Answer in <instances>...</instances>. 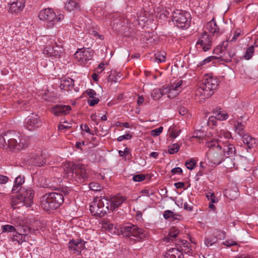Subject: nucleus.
Here are the masks:
<instances>
[{
	"instance_id": "nucleus-34",
	"label": "nucleus",
	"mask_w": 258,
	"mask_h": 258,
	"mask_svg": "<svg viewBox=\"0 0 258 258\" xmlns=\"http://www.w3.org/2000/svg\"><path fill=\"white\" fill-rule=\"evenodd\" d=\"M217 241V240L216 239V238L214 237V236H209L205 237V245L209 247L212 246L214 244L216 243Z\"/></svg>"
},
{
	"instance_id": "nucleus-41",
	"label": "nucleus",
	"mask_w": 258,
	"mask_h": 258,
	"mask_svg": "<svg viewBox=\"0 0 258 258\" xmlns=\"http://www.w3.org/2000/svg\"><path fill=\"white\" fill-rule=\"evenodd\" d=\"M180 148V146L177 144H174L171 146H168V153L170 154H173L177 153Z\"/></svg>"
},
{
	"instance_id": "nucleus-39",
	"label": "nucleus",
	"mask_w": 258,
	"mask_h": 258,
	"mask_svg": "<svg viewBox=\"0 0 258 258\" xmlns=\"http://www.w3.org/2000/svg\"><path fill=\"white\" fill-rule=\"evenodd\" d=\"M89 188L93 191H100L102 188V186L98 183L92 182L89 184Z\"/></svg>"
},
{
	"instance_id": "nucleus-24",
	"label": "nucleus",
	"mask_w": 258,
	"mask_h": 258,
	"mask_svg": "<svg viewBox=\"0 0 258 258\" xmlns=\"http://www.w3.org/2000/svg\"><path fill=\"white\" fill-rule=\"evenodd\" d=\"M74 85V80L71 78H64L60 81L59 87L61 90L69 91Z\"/></svg>"
},
{
	"instance_id": "nucleus-22",
	"label": "nucleus",
	"mask_w": 258,
	"mask_h": 258,
	"mask_svg": "<svg viewBox=\"0 0 258 258\" xmlns=\"http://www.w3.org/2000/svg\"><path fill=\"white\" fill-rule=\"evenodd\" d=\"M224 145L223 147L222 146V151L224 154V156L225 158H228L229 157H232L235 154L236 150L234 146L231 144H223Z\"/></svg>"
},
{
	"instance_id": "nucleus-60",
	"label": "nucleus",
	"mask_w": 258,
	"mask_h": 258,
	"mask_svg": "<svg viewBox=\"0 0 258 258\" xmlns=\"http://www.w3.org/2000/svg\"><path fill=\"white\" fill-rule=\"evenodd\" d=\"M223 244L227 247H230L233 245H236L237 244L236 242L233 240H226L223 243Z\"/></svg>"
},
{
	"instance_id": "nucleus-13",
	"label": "nucleus",
	"mask_w": 258,
	"mask_h": 258,
	"mask_svg": "<svg viewBox=\"0 0 258 258\" xmlns=\"http://www.w3.org/2000/svg\"><path fill=\"white\" fill-rule=\"evenodd\" d=\"M17 192H19L20 197H23V199L25 202V206L26 207H31L33 203L34 191L30 187L28 188L22 187Z\"/></svg>"
},
{
	"instance_id": "nucleus-12",
	"label": "nucleus",
	"mask_w": 258,
	"mask_h": 258,
	"mask_svg": "<svg viewBox=\"0 0 258 258\" xmlns=\"http://www.w3.org/2000/svg\"><path fill=\"white\" fill-rule=\"evenodd\" d=\"M52 44L53 43H52L51 41L50 42V43H47L43 50V53L50 57L51 58V61L53 63V59L60 57L61 51L58 46H54L55 43H54V45Z\"/></svg>"
},
{
	"instance_id": "nucleus-23",
	"label": "nucleus",
	"mask_w": 258,
	"mask_h": 258,
	"mask_svg": "<svg viewBox=\"0 0 258 258\" xmlns=\"http://www.w3.org/2000/svg\"><path fill=\"white\" fill-rule=\"evenodd\" d=\"M164 258H183L182 252L177 248L169 249L164 254Z\"/></svg>"
},
{
	"instance_id": "nucleus-58",
	"label": "nucleus",
	"mask_w": 258,
	"mask_h": 258,
	"mask_svg": "<svg viewBox=\"0 0 258 258\" xmlns=\"http://www.w3.org/2000/svg\"><path fill=\"white\" fill-rule=\"evenodd\" d=\"M18 230H22V233H28L30 232L31 229L28 226H24L22 227H20Z\"/></svg>"
},
{
	"instance_id": "nucleus-27",
	"label": "nucleus",
	"mask_w": 258,
	"mask_h": 258,
	"mask_svg": "<svg viewBox=\"0 0 258 258\" xmlns=\"http://www.w3.org/2000/svg\"><path fill=\"white\" fill-rule=\"evenodd\" d=\"M11 206L13 209L25 206V202L23 199V197H21L20 198L19 192H18L17 195L15 197H13L12 198Z\"/></svg>"
},
{
	"instance_id": "nucleus-26",
	"label": "nucleus",
	"mask_w": 258,
	"mask_h": 258,
	"mask_svg": "<svg viewBox=\"0 0 258 258\" xmlns=\"http://www.w3.org/2000/svg\"><path fill=\"white\" fill-rule=\"evenodd\" d=\"M111 202L110 211H113L115 208L118 207L124 201L126 200L125 197L122 196H115L110 199Z\"/></svg>"
},
{
	"instance_id": "nucleus-46",
	"label": "nucleus",
	"mask_w": 258,
	"mask_h": 258,
	"mask_svg": "<svg viewBox=\"0 0 258 258\" xmlns=\"http://www.w3.org/2000/svg\"><path fill=\"white\" fill-rule=\"evenodd\" d=\"M196 162L194 159H191L189 161H187L185 162V165L187 169L192 170L195 167Z\"/></svg>"
},
{
	"instance_id": "nucleus-52",
	"label": "nucleus",
	"mask_w": 258,
	"mask_h": 258,
	"mask_svg": "<svg viewBox=\"0 0 258 258\" xmlns=\"http://www.w3.org/2000/svg\"><path fill=\"white\" fill-rule=\"evenodd\" d=\"M71 127V123L68 122H64L63 124H60L58 126V128L59 131H62L64 129H69Z\"/></svg>"
},
{
	"instance_id": "nucleus-53",
	"label": "nucleus",
	"mask_w": 258,
	"mask_h": 258,
	"mask_svg": "<svg viewBox=\"0 0 258 258\" xmlns=\"http://www.w3.org/2000/svg\"><path fill=\"white\" fill-rule=\"evenodd\" d=\"M99 101V99L96 97L94 98H92V99L88 100V103L91 106H94L96 104H98Z\"/></svg>"
},
{
	"instance_id": "nucleus-5",
	"label": "nucleus",
	"mask_w": 258,
	"mask_h": 258,
	"mask_svg": "<svg viewBox=\"0 0 258 258\" xmlns=\"http://www.w3.org/2000/svg\"><path fill=\"white\" fill-rule=\"evenodd\" d=\"M221 140H212L206 143V146L209 148L208 156L211 162L214 164H219L225 160V157L222 151ZM222 142H223L222 141Z\"/></svg>"
},
{
	"instance_id": "nucleus-61",
	"label": "nucleus",
	"mask_w": 258,
	"mask_h": 258,
	"mask_svg": "<svg viewBox=\"0 0 258 258\" xmlns=\"http://www.w3.org/2000/svg\"><path fill=\"white\" fill-rule=\"evenodd\" d=\"M18 231L21 232V236L22 237L21 239L22 243L23 242L27 241L28 240V236L27 233H22V230H18Z\"/></svg>"
},
{
	"instance_id": "nucleus-14",
	"label": "nucleus",
	"mask_w": 258,
	"mask_h": 258,
	"mask_svg": "<svg viewBox=\"0 0 258 258\" xmlns=\"http://www.w3.org/2000/svg\"><path fill=\"white\" fill-rule=\"evenodd\" d=\"M103 201L101 203L98 201L96 198L92 204L90 206V211L91 214L95 216L103 217L105 214V208L101 207V205L103 204Z\"/></svg>"
},
{
	"instance_id": "nucleus-1",
	"label": "nucleus",
	"mask_w": 258,
	"mask_h": 258,
	"mask_svg": "<svg viewBox=\"0 0 258 258\" xmlns=\"http://www.w3.org/2000/svg\"><path fill=\"white\" fill-rule=\"evenodd\" d=\"M54 190L59 192H53L46 194L41 198V206L46 211L56 209L63 203L64 196L69 194L71 191L68 187H61L60 185H52Z\"/></svg>"
},
{
	"instance_id": "nucleus-57",
	"label": "nucleus",
	"mask_w": 258,
	"mask_h": 258,
	"mask_svg": "<svg viewBox=\"0 0 258 258\" xmlns=\"http://www.w3.org/2000/svg\"><path fill=\"white\" fill-rule=\"evenodd\" d=\"M179 113L181 115H184L187 113V109L184 106H179L178 107Z\"/></svg>"
},
{
	"instance_id": "nucleus-63",
	"label": "nucleus",
	"mask_w": 258,
	"mask_h": 258,
	"mask_svg": "<svg viewBox=\"0 0 258 258\" xmlns=\"http://www.w3.org/2000/svg\"><path fill=\"white\" fill-rule=\"evenodd\" d=\"M81 129L83 131H84L86 132H87V133H89V134H90L91 135H93V133H92L91 132L90 129L89 127V126H88V125H87V124H84V125L82 124L81 125Z\"/></svg>"
},
{
	"instance_id": "nucleus-55",
	"label": "nucleus",
	"mask_w": 258,
	"mask_h": 258,
	"mask_svg": "<svg viewBox=\"0 0 258 258\" xmlns=\"http://www.w3.org/2000/svg\"><path fill=\"white\" fill-rule=\"evenodd\" d=\"M132 137V136L130 134H126L125 135L120 136L117 138V141L119 142H121L123 140H129L131 139Z\"/></svg>"
},
{
	"instance_id": "nucleus-4",
	"label": "nucleus",
	"mask_w": 258,
	"mask_h": 258,
	"mask_svg": "<svg viewBox=\"0 0 258 258\" xmlns=\"http://www.w3.org/2000/svg\"><path fill=\"white\" fill-rule=\"evenodd\" d=\"M65 175L74 184L84 182L88 177L85 167L83 165L69 163L64 168Z\"/></svg>"
},
{
	"instance_id": "nucleus-7",
	"label": "nucleus",
	"mask_w": 258,
	"mask_h": 258,
	"mask_svg": "<svg viewBox=\"0 0 258 258\" xmlns=\"http://www.w3.org/2000/svg\"><path fill=\"white\" fill-rule=\"evenodd\" d=\"M38 17L40 20L45 22L48 28L52 27L57 22L63 19V15L59 14L56 16L53 11L50 8H46L41 10Z\"/></svg>"
},
{
	"instance_id": "nucleus-62",
	"label": "nucleus",
	"mask_w": 258,
	"mask_h": 258,
	"mask_svg": "<svg viewBox=\"0 0 258 258\" xmlns=\"http://www.w3.org/2000/svg\"><path fill=\"white\" fill-rule=\"evenodd\" d=\"M9 180L7 176L0 174V184H5Z\"/></svg>"
},
{
	"instance_id": "nucleus-17",
	"label": "nucleus",
	"mask_w": 258,
	"mask_h": 258,
	"mask_svg": "<svg viewBox=\"0 0 258 258\" xmlns=\"http://www.w3.org/2000/svg\"><path fill=\"white\" fill-rule=\"evenodd\" d=\"M26 164L36 166H42L45 164V160L42 155L32 154L25 158Z\"/></svg>"
},
{
	"instance_id": "nucleus-47",
	"label": "nucleus",
	"mask_w": 258,
	"mask_h": 258,
	"mask_svg": "<svg viewBox=\"0 0 258 258\" xmlns=\"http://www.w3.org/2000/svg\"><path fill=\"white\" fill-rule=\"evenodd\" d=\"M192 137L199 139H203L205 137V134L202 131H196L194 132Z\"/></svg>"
},
{
	"instance_id": "nucleus-21",
	"label": "nucleus",
	"mask_w": 258,
	"mask_h": 258,
	"mask_svg": "<svg viewBox=\"0 0 258 258\" xmlns=\"http://www.w3.org/2000/svg\"><path fill=\"white\" fill-rule=\"evenodd\" d=\"M242 140L244 144L249 149L254 148L257 145L256 140L247 134L242 135Z\"/></svg>"
},
{
	"instance_id": "nucleus-10",
	"label": "nucleus",
	"mask_w": 258,
	"mask_h": 258,
	"mask_svg": "<svg viewBox=\"0 0 258 258\" xmlns=\"http://www.w3.org/2000/svg\"><path fill=\"white\" fill-rule=\"evenodd\" d=\"M212 40L211 35L206 31H204L199 35L196 45L204 51H207L211 48Z\"/></svg>"
},
{
	"instance_id": "nucleus-50",
	"label": "nucleus",
	"mask_w": 258,
	"mask_h": 258,
	"mask_svg": "<svg viewBox=\"0 0 258 258\" xmlns=\"http://www.w3.org/2000/svg\"><path fill=\"white\" fill-rule=\"evenodd\" d=\"M217 233H218L216 234V233L215 232H214V233L213 234V236H214V237H215V238H216V240L217 239H222L225 238V234L224 232H222V231H217Z\"/></svg>"
},
{
	"instance_id": "nucleus-40",
	"label": "nucleus",
	"mask_w": 258,
	"mask_h": 258,
	"mask_svg": "<svg viewBox=\"0 0 258 258\" xmlns=\"http://www.w3.org/2000/svg\"><path fill=\"white\" fill-rule=\"evenodd\" d=\"M153 34L152 33H147L146 32L144 35L145 38L143 37L142 39L143 41L145 42V43L149 44L150 43L153 42L155 39L152 38Z\"/></svg>"
},
{
	"instance_id": "nucleus-64",
	"label": "nucleus",
	"mask_w": 258,
	"mask_h": 258,
	"mask_svg": "<svg viewBox=\"0 0 258 258\" xmlns=\"http://www.w3.org/2000/svg\"><path fill=\"white\" fill-rule=\"evenodd\" d=\"M147 17L144 15H142L141 14H140V15H138V19L137 21L138 22L142 21V22L145 23L147 21Z\"/></svg>"
},
{
	"instance_id": "nucleus-19",
	"label": "nucleus",
	"mask_w": 258,
	"mask_h": 258,
	"mask_svg": "<svg viewBox=\"0 0 258 258\" xmlns=\"http://www.w3.org/2000/svg\"><path fill=\"white\" fill-rule=\"evenodd\" d=\"M9 11L11 13H19L22 11L25 7V0H17L9 4Z\"/></svg>"
},
{
	"instance_id": "nucleus-43",
	"label": "nucleus",
	"mask_w": 258,
	"mask_h": 258,
	"mask_svg": "<svg viewBox=\"0 0 258 258\" xmlns=\"http://www.w3.org/2000/svg\"><path fill=\"white\" fill-rule=\"evenodd\" d=\"M227 44L228 41L223 42L222 46L219 45L214 49V52L215 53H222L223 51L226 49Z\"/></svg>"
},
{
	"instance_id": "nucleus-54",
	"label": "nucleus",
	"mask_w": 258,
	"mask_h": 258,
	"mask_svg": "<svg viewBox=\"0 0 258 258\" xmlns=\"http://www.w3.org/2000/svg\"><path fill=\"white\" fill-rule=\"evenodd\" d=\"M163 216L165 219H168L174 216V213L171 211L166 210L164 212Z\"/></svg>"
},
{
	"instance_id": "nucleus-42",
	"label": "nucleus",
	"mask_w": 258,
	"mask_h": 258,
	"mask_svg": "<svg viewBox=\"0 0 258 258\" xmlns=\"http://www.w3.org/2000/svg\"><path fill=\"white\" fill-rule=\"evenodd\" d=\"M228 116V115L226 113L221 110L216 113V117L220 120L226 119Z\"/></svg>"
},
{
	"instance_id": "nucleus-56",
	"label": "nucleus",
	"mask_w": 258,
	"mask_h": 258,
	"mask_svg": "<svg viewBox=\"0 0 258 258\" xmlns=\"http://www.w3.org/2000/svg\"><path fill=\"white\" fill-rule=\"evenodd\" d=\"M86 93L87 95L89 96V97L94 98L95 97L96 95V92L91 89H89L86 90Z\"/></svg>"
},
{
	"instance_id": "nucleus-30",
	"label": "nucleus",
	"mask_w": 258,
	"mask_h": 258,
	"mask_svg": "<svg viewBox=\"0 0 258 258\" xmlns=\"http://www.w3.org/2000/svg\"><path fill=\"white\" fill-rule=\"evenodd\" d=\"M24 182V177L21 176L17 177L15 180V184L13 186L12 191L18 192L21 188V185Z\"/></svg>"
},
{
	"instance_id": "nucleus-38",
	"label": "nucleus",
	"mask_w": 258,
	"mask_h": 258,
	"mask_svg": "<svg viewBox=\"0 0 258 258\" xmlns=\"http://www.w3.org/2000/svg\"><path fill=\"white\" fill-rule=\"evenodd\" d=\"M220 59V57L211 56L203 60V61H202L203 63H201L200 64H204L205 63H209L211 61H213V63H215L216 62V60H218V62H219Z\"/></svg>"
},
{
	"instance_id": "nucleus-8",
	"label": "nucleus",
	"mask_w": 258,
	"mask_h": 258,
	"mask_svg": "<svg viewBox=\"0 0 258 258\" xmlns=\"http://www.w3.org/2000/svg\"><path fill=\"white\" fill-rule=\"evenodd\" d=\"M172 18L175 26L179 28H186L190 25V14L187 12L176 10L173 12Z\"/></svg>"
},
{
	"instance_id": "nucleus-35",
	"label": "nucleus",
	"mask_w": 258,
	"mask_h": 258,
	"mask_svg": "<svg viewBox=\"0 0 258 258\" xmlns=\"http://www.w3.org/2000/svg\"><path fill=\"white\" fill-rule=\"evenodd\" d=\"M165 53L164 52L155 55V61L158 63L165 62Z\"/></svg>"
},
{
	"instance_id": "nucleus-33",
	"label": "nucleus",
	"mask_w": 258,
	"mask_h": 258,
	"mask_svg": "<svg viewBox=\"0 0 258 258\" xmlns=\"http://www.w3.org/2000/svg\"><path fill=\"white\" fill-rule=\"evenodd\" d=\"M254 52V48L253 45L248 47L245 51V53L243 56L244 59L246 60L250 59L252 56Z\"/></svg>"
},
{
	"instance_id": "nucleus-9",
	"label": "nucleus",
	"mask_w": 258,
	"mask_h": 258,
	"mask_svg": "<svg viewBox=\"0 0 258 258\" xmlns=\"http://www.w3.org/2000/svg\"><path fill=\"white\" fill-rule=\"evenodd\" d=\"M182 80H177L171 83L170 86H164V93H166L169 98L175 97L182 89Z\"/></svg>"
},
{
	"instance_id": "nucleus-15",
	"label": "nucleus",
	"mask_w": 258,
	"mask_h": 258,
	"mask_svg": "<svg viewBox=\"0 0 258 258\" xmlns=\"http://www.w3.org/2000/svg\"><path fill=\"white\" fill-rule=\"evenodd\" d=\"M39 116L36 114H32L28 116L25 120V128L30 131L35 130L39 126Z\"/></svg>"
},
{
	"instance_id": "nucleus-49",
	"label": "nucleus",
	"mask_w": 258,
	"mask_h": 258,
	"mask_svg": "<svg viewBox=\"0 0 258 258\" xmlns=\"http://www.w3.org/2000/svg\"><path fill=\"white\" fill-rule=\"evenodd\" d=\"M145 179V176L144 174H140L135 175L133 177V180L135 182L142 181Z\"/></svg>"
},
{
	"instance_id": "nucleus-11",
	"label": "nucleus",
	"mask_w": 258,
	"mask_h": 258,
	"mask_svg": "<svg viewBox=\"0 0 258 258\" xmlns=\"http://www.w3.org/2000/svg\"><path fill=\"white\" fill-rule=\"evenodd\" d=\"M93 55V51L89 48H82L78 49L74 54V57L81 63H87L92 60Z\"/></svg>"
},
{
	"instance_id": "nucleus-45",
	"label": "nucleus",
	"mask_w": 258,
	"mask_h": 258,
	"mask_svg": "<svg viewBox=\"0 0 258 258\" xmlns=\"http://www.w3.org/2000/svg\"><path fill=\"white\" fill-rule=\"evenodd\" d=\"M16 234L13 235L12 240L13 241L18 242L19 244H21L22 243V241L21 239L22 237L21 236V232L17 231L16 232Z\"/></svg>"
},
{
	"instance_id": "nucleus-44",
	"label": "nucleus",
	"mask_w": 258,
	"mask_h": 258,
	"mask_svg": "<svg viewBox=\"0 0 258 258\" xmlns=\"http://www.w3.org/2000/svg\"><path fill=\"white\" fill-rule=\"evenodd\" d=\"M3 232H15L16 229L15 227L12 225H6L2 226Z\"/></svg>"
},
{
	"instance_id": "nucleus-20",
	"label": "nucleus",
	"mask_w": 258,
	"mask_h": 258,
	"mask_svg": "<svg viewBox=\"0 0 258 258\" xmlns=\"http://www.w3.org/2000/svg\"><path fill=\"white\" fill-rule=\"evenodd\" d=\"M206 29L213 36L215 35L217 36L221 34L220 28L217 25L214 18H213L211 21L207 23Z\"/></svg>"
},
{
	"instance_id": "nucleus-6",
	"label": "nucleus",
	"mask_w": 258,
	"mask_h": 258,
	"mask_svg": "<svg viewBox=\"0 0 258 258\" xmlns=\"http://www.w3.org/2000/svg\"><path fill=\"white\" fill-rule=\"evenodd\" d=\"M122 233L129 237L130 240L141 241L145 240L148 236V232L137 225L127 224L121 228Z\"/></svg>"
},
{
	"instance_id": "nucleus-2",
	"label": "nucleus",
	"mask_w": 258,
	"mask_h": 258,
	"mask_svg": "<svg viewBox=\"0 0 258 258\" xmlns=\"http://www.w3.org/2000/svg\"><path fill=\"white\" fill-rule=\"evenodd\" d=\"M29 144L27 137L24 136L13 131H8L0 135V147H6L10 149L20 150L27 147Z\"/></svg>"
},
{
	"instance_id": "nucleus-48",
	"label": "nucleus",
	"mask_w": 258,
	"mask_h": 258,
	"mask_svg": "<svg viewBox=\"0 0 258 258\" xmlns=\"http://www.w3.org/2000/svg\"><path fill=\"white\" fill-rule=\"evenodd\" d=\"M163 129V127L160 126L158 128L153 130L151 131V134L154 137L158 136L162 132Z\"/></svg>"
},
{
	"instance_id": "nucleus-3",
	"label": "nucleus",
	"mask_w": 258,
	"mask_h": 258,
	"mask_svg": "<svg viewBox=\"0 0 258 258\" xmlns=\"http://www.w3.org/2000/svg\"><path fill=\"white\" fill-rule=\"evenodd\" d=\"M219 83L217 78L206 75L195 92L196 97H200V102L209 98L213 94L214 90L216 89Z\"/></svg>"
},
{
	"instance_id": "nucleus-18",
	"label": "nucleus",
	"mask_w": 258,
	"mask_h": 258,
	"mask_svg": "<svg viewBox=\"0 0 258 258\" xmlns=\"http://www.w3.org/2000/svg\"><path fill=\"white\" fill-rule=\"evenodd\" d=\"M71 109L69 105H57L51 108V112L56 116H61L69 114Z\"/></svg>"
},
{
	"instance_id": "nucleus-28",
	"label": "nucleus",
	"mask_w": 258,
	"mask_h": 258,
	"mask_svg": "<svg viewBox=\"0 0 258 258\" xmlns=\"http://www.w3.org/2000/svg\"><path fill=\"white\" fill-rule=\"evenodd\" d=\"M97 199L98 200V201H99V202H102L103 201V204H101L100 206L101 207L103 208H105V214L108 212L109 211H110V207L111 205V202H110V199L106 198V197H100L98 198L97 197Z\"/></svg>"
},
{
	"instance_id": "nucleus-25",
	"label": "nucleus",
	"mask_w": 258,
	"mask_h": 258,
	"mask_svg": "<svg viewBox=\"0 0 258 258\" xmlns=\"http://www.w3.org/2000/svg\"><path fill=\"white\" fill-rule=\"evenodd\" d=\"M179 231L175 227H172L169 230L168 236L164 237L163 240L166 242H173L175 238L178 236Z\"/></svg>"
},
{
	"instance_id": "nucleus-51",
	"label": "nucleus",
	"mask_w": 258,
	"mask_h": 258,
	"mask_svg": "<svg viewBox=\"0 0 258 258\" xmlns=\"http://www.w3.org/2000/svg\"><path fill=\"white\" fill-rule=\"evenodd\" d=\"M225 194L227 197H229L231 200H233L235 199L238 196V194L236 192L234 193V195H232V191L231 189H227L226 190Z\"/></svg>"
},
{
	"instance_id": "nucleus-32",
	"label": "nucleus",
	"mask_w": 258,
	"mask_h": 258,
	"mask_svg": "<svg viewBox=\"0 0 258 258\" xmlns=\"http://www.w3.org/2000/svg\"><path fill=\"white\" fill-rule=\"evenodd\" d=\"M218 136L219 139H218V140H221L222 141L224 142H222L221 143V144H224L226 142L222 140L223 138H224L225 139H229L232 137L231 133L229 132L224 130H222L220 131V133H219Z\"/></svg>"
},
{
	"instance_id": "nucleus-29",
	"label": "nucleus",
	"mask_w": 258,
	"mask_h": 258,
	"mask_svg": "<svg viewBox=\"0 0 258 258\" xmlns=\"http://www.w3.org/2000/svg\"><path fill=\"white\" fill-rule=\"evenodd\" d=\"M164 86H163V87L160 89H155L152 91L151 93V97L154 100H158L162 96L166 94V93H164Z\"/></svg>"
},
{
	"instance_id": "nucleus-36",
	"label": "nucleus",
	"mask_w": 258,
	"mask_h": 258,
	"mask_svg": "<svg viewBox=\"0 0 258 258\" xmlns=\"http://www.w3.org/2000/svg\"><path fill=\"white\" fill-rule=\"evenodd\" d=\"M244 124L243 123L237 122L235 124V128L236 132L240 135L242 136L244 129Z\"/></svg>"
},
{
	"instance_id": "nucleus-16",
	"label": "nucleus",
	"mask_w": 258,
	"mask_h": 258,
	"mask_svg": "<svg viewBox=\"0 0 258 258\" xmlns=\"http://www.w3.org/2000/svg\"><path fill=\"white\" fill-rule=\"evenodd\" d=\"M85 242L81 239L71 240L68 243V248L73 253L79 254L84 248Z\"/></svg>"
},
{
	"instance_id": "nucleus-37",
	"label": "nucleus",
	"mask_w": 258,
	"mask_h": 258,
	"mask_svg": "<svg viewBox=\"0 0 258 258\" xmlns=\"http://www.w3.org/2000/svg\"><path fill=\"white\" fill-rule=\"evenodd\" d=\"M206 197L208 200L210 201V203H217L219 201L218 198L215 196L213 192L209 191L207 194Z\"/></svg>"
},
{
	"instance_id": "nucleus-31",
	"label": "nucleus",
	"mask_w": 258,
	"mask_h": 258,
	"mask_svg": "<svg viewBox=\"0 0 258 258\" xmlns=\"http://www.w3.org/2000/svg\"><path fill=\"white\" fill-rule=\"evenodd\" d=\"M65 8L68 11H72L76 10H80L79 5L75 1L70 0L68 1L65 5Z\"/></svg>"
},
{
	"instance_id": "nucleus-59",
	"label": "nucleus",
	"mask_w": 258,
	"mask_h": 258,
	"mask_svg": "<svg viewBox=\"0 0 258 258\" xmlns=\"http://www.w3.org/2000/svg\"><path fill=\"white\" fill-rule=\"evenodd\" d=\"M141 193L144 196H148V197H149L150 196H152V195H153V194H154V192L152 191V190H149V189H146L142 190L141 191Z\"/></svg>"
}]
</instances>
